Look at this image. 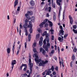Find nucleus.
<instances>
[{
    "mask_svg": "<svg viewBox=\"0 0 77 77\" xmlns=\"http://www.w3.org/2000/svg\"><path fill=\"white\" fill-rule=\"evenodd\" d=\"M49 41L50 40H49V41L48 42H47V45H45V44H46V39H45L43 41V43L44 44L43 45V48L45 49V51H48V48H50V43H49Z\"/></svg>",
    "mask_w": 77,
    "mask_h": 77,
    "instance_id": "obj_2",
    "label": "nucleus"
},
{
    "mask_svg": "<svg viewBox=\"0 0 77 77\" xmlns=\"http://www.w3.org/2000/svg\"><path fill=\"white\" fill-rule=\"evenodd\" d=\"M16 63H17V62L16 61V60H14L12 61L11 62V65H12V71L13 70V68L14 66V65H15L16 64Z\"/></svg>",
    "mask_w": 77,
    "mask_h": 77,
    "instance_id": "obj_8",
    "label": "nucleus"
},
{
    "mask_svg": "<svg viewBox=\"0 0 77 77\" xmlns=\"http://www.w3.org/2000/svg\"><path fill=\"white\" fill-rule=\"evenodd\" d=\"M46 17H49V14L48 13H47L46 14Z\"/></svg>",
    "mask_w": 77,
    "mask_h": 77,
    "instance_id": "obj_59",
    "label": "nucleus"
},
{
    "mask_svg": "<svg viewBox=\"0 0 77 77\" xmlns=\"http://www.w3.org/2000/svg\"><path fill=\"white\" fill-rule=\"evenodd\" d=\"M38 31L39 33H41V32H42V30H41V29L39 28L38 29Z\"/></svg>",
    "mask_w": 77,
    "mask_h": 77,
    "instance_id": "obj_30",
    "label": "nucleus"
},
{
    "mask_svg": "<svg viewBox=\"0 0 77 77\" xmlns=\"http://www.w3.org/2000/svg\"><path fill=\"white\" fill-rule=\"evenodd\" d=\"M45 72H43L42 73V75H45Z\"/></svg>",
    "mask_w": 77,
    "mask_h": 77,
    "instance_id": "obj_62",
    "label": "nucleus"
},
{
    "mask_svg": "<svg viewBox=\"0 0 77 77\" xmlns=\"http://www.w3.org/2000/svg\"><path fill=\"white\" fill-rule=\"evenodd\" d=\"M60 28L61 29L60 30H63V28H62V26H60Z\"/></svg>",
    "mask_w": 77,
    "mask_h": 77,
    "instance_id": "obj_50",
    "label": "nucleus"
},
{
    "mask_svg": "<svg viewBox=\"0 0 77 77\" xmlns=\"http://www.w3.org/2000/svg\"><path fill=\"white\" fill-rule=\"evenodd\" d=\"M40 52H42L43 55H45V51L42 48H40Z\"/></svg>",
    "mask_w": 77,
    "mask_h": 77,
    "instance_id": "obj_9",
    "label": "nucleus"
},
{
    "mask_svg": "<svg viewBox=\"0 0 77 77\" xmlns=\"http://www.w3.org/2000/svg\"><path fill=\"white\" fill-rule=\"evenodd\" d=\"M73 31L75 33H77V30H76L75 29H73Z\"/></svg>",
    "mask_w": 77,
    "mask_h": 77,
    "instance_id": "obj_39",
    "label": "nucleus"
},
{
    "mask_svg": "<svg viewBox=\"0 0 77 77\" xmlns=\"http://www.w3.org/2000/svg\"><path fill=\"white\" fill-rule=\"evenodd\" d=\"M45 11L46 12H47V11H48V7H46L45 9Z\"/></svg>",
    "mask_w": 77,
    "mask_h": 77,
    "instance_id": "obj_34",
    "label": "nucleus"
},
{
    "mask_svg": "<svg viewBox=\"0 0 77 77\" xmlns=\"http://www.w3.org/2000/svg\"><path fill=\"white\" fill-rule=\"evenodd\" d=\"M29 25L27 26V27H29V28H30L29 30L30 33H32V31H33V29H32V27L33 26L32 24V22L31 21H29Z\"/></svg>",
    "mask_w": 77,
    "mask_h": 77,
    "instance_id": "obj_5",
    "label": "nucleus"
},
{
    "mask_svg": "<svg viewBox=\"0 0 77 77\" xmlns=\"http://www.w3.org/2000/svg\"><path fill=\"white\" fill-rule=\"evenodd\" d=\"M38 38H39V34H37L36 35V39H37Z\"/></svg>",
    "mask_w": 77,
    "mask_h": 77,
    "instance_id": "obj_29",
    "label": "nucleus"
},
{
    "mask_svg": "<svg viewBox=\"0 0 77 77\" xmlns=\"http://www.w3.org/2000/svg\"><path fill=\"white\" fill-rule=\"evenodd\" d=\"M61 64L63 68V67H64V65H63V60L62 58L61 59Z\"/></svg>",
    "mask_w": 77,
    "mask_h": 77,
    "instance_id": "obj_26",
    "label": "nucleus"
},
{
    "mask_svg": "<svg viewBox=\"0 0 77 77\" xmlns=\"http://www.w3.org/2000/svg\"><path fill=\"white\" fill-rule=\"evenodd\" d=\"M6 75L7 77L9 76V73L8 72H7L6 74Z\"/></svg>",
    "mask_w": 77,
    "mask_h": 77,
    "instance_id": "obj_64",
    "label": "nucleus"
},
{
    "mask_svg": "<svg viewBox=\"0 0 77 77\" xmlns=\"http://www.w3.org/2000/svg\"><path fill=\"white\" fill-rule=\"evenodd\" d=\"M48 21V19H45L44 20L43 22H42L39 25V26H40L41 28L43 27H44V26H43L44 24H45V23L47 22Z\"/></svg>",
    "mask_w": 77,
    "mask_h": 77,
    "instance_id": "obj_7",
    "label": "nucleus"
},
{
    "mask_svg": "<svg viewBox=\"0 0 77 77\" xmlns=\"http://www.w3.org/2000/svg\"><path fill=\"white\" fill-rule=\"evenodd\" d=\"M40 41L41 42H42V41H43V38H42V37H40Z\"/></svg>",
    "mask_w": 77,
    "mask_h": 77,
    "instance_id": "obj_37",
    "label": "nucleus"
},
{
    "mask_svg": "<svg viewBox=\"0 0 77 77\" xmlns=\"http://www.w3.org/2000/svg\"><path fill=\"white\" fill-rule=\"evenodd\" d=\"M69 21L71 24H73V22H74V20H71Z\"/></svg>",
    "mask_w": 77,
    "mask_h": 77,
    "instance_id": "obj_31",
    "label": "nucleus"
},
{
    "mask_svg": "<svg viewBox=\"0 0 77 77\" xmlns=\"http://www.w3.org/2000/svg\"><path fill=\"white\" fill-rule=\"evenodd\" d=\"M67 36H68V34H65V35H64V36L65 39V38H66Z\"/></svg>",
    "mask_w": 77,
    "mask_h": 77,
    "instance_id": "obj_40",
    "label": "nucleus"
},
{
    "mask_svg": "<svg viewBox=\"0 0 77 77\" xmlns=\"http://www.w3.org/2000/svg\"><path fill=\"white\" fill-rule=\"evenodd\" d=\"M72 60H75V56H74V55L73 54H72Z\"/></svg>",
    "mask_w": 77,
    "mask_h": 77,
    "instance_id": "obj_24",
    "label": "nucleus"
},
{
    "mask_svg": "<svg viewBox=\"0 0 77 77\" xmlns=\"http://www.w3.org/2000/svg\"><path fill=\"white\" fill-rule=\"evenodd\" d=\"M74 51H75V52L77 51V49L76 48V47L74 48V50H73Z\"/></svg>",
    "mask_w": 77,
    "mask_h": 77,
    "instance_id": "obj_45",
    "label": "nucleus"
},
{
    "mask_svg": "<svg viewBox=\"0 0 77 77\" xmlns=\"http://www.w3.org/2000/svg\"><path fill=\"white\" fill-rule=\"evenodd\" d=\"M69 20H72V17H71V16L70 15L69 16Z\"/></svg>",
    "mask_w": 77,
    "mask_h": 77,
    "instance_id": "obj_35",
    "label": "nucleus"
},
{
    "mask_svg": "<svg viewBox=\"0 0 77 77\" xmlns=\"http://www.w3.org/2000/svg\"><path fill=\"white\" fill-rule=\"evenodd\" d=\"M23 75H24V76H27V74L26 73H25L23 74Z\"/></svg>",
    "mask_w": 77,
    "mask_h": 77,
    "instance_id": "obj_60",
    "label": "nucleus"
},
{
    "mask_svg": "<svg viewBox=\"0 0 77 77\" xmlns=\"http://www.w3.org/2000/svg\"><path fill=\"white\" fill-rule=\"evenodd\" d=\"M26 67H25V68H24L23 69V71H26V68H27V65H26Z\"/></svg>",
    "mask_w": 77,
    "mask_h": 77,
    "instance_id": "obj_52",
    "label": "nucleus"
},
{
    "mask_svg": "<svg viewBox=\"0 0 77 77\" xmlns=\"http://www.w3.org/2000/svg\"><path fill=\"white\" fill-rule=\"evenodd\" d=\"M45 72H47L46 73V75H50V74L51 73V70H49L48 69V70L46 69L45 70Z\"/></svg>",
    "mask_w": 77,
    "mask_h": 77,
    "instance_id": "obj_10",
    "label": "nucleus"
},
{
    "mask_svg": "<svg viewBox=\"0 0 77 77\" xmlns=\"http://www.w3.org/2000/svg\"><path fill=\"white\" fill-rule=\"evenodd\" d=\"M7 52L8 54H9L11 53V49L9 48H8L7 49Z\"/></svg>",
    "mask_w": 77,
    "mask_h": 77,
    "instance_id": "obj_20",
    "label": "nucleus"
},
{
    "mask_svg": "<svg viewBox=\"0 0 77 77\" xmlns=\"http://www.w3.org/2000/svg\"><path fill=\"white\" fill-rule=\"evenodd\" d=\"M58 67L57 66L55 69V70L57 71H58Z\"/></svg>",
    "mask_w": 77,
    "mask_h": 77,
    "instance_id": "obj_46",
    "label": "nucleus"
},
{
    "mask_svg": "<svg viewBox=\"0 0 77 77\" xmlns=\"http://www.w3.org/2000/svg\"><path fill=\"white\" fill-rule=\"evenodd\" d=\"M30 4L31 6L35 5V2L33 0H31L30 2Z\"/></svg>",
    "mask_w": 77,
    "mask_h": 77,
    "instance_id": "obj_14",
    "label": "nucleus"
},
{
    "mask_svg": "<svg viewBox=\"0 0 77 77\" xmlns=\"http://www.w3.org/2000/svg\"><path fill=\"white\" fill-rule=\"evenodd\" d=\"M34 20H35V17H31V21H34Z\"/></svg>",
    "mask_w": 77,
    "mask_h": 77,
    "instance_id": "obj_38",
    "label": "nucleus"
},
{
    "mask_svg": "<svg viewBox=\"0 0 77 77\" xmlns=\"http://www.w3.org/2000/svg\"><path fill=\"white\" fill-rule=\"evenodd\" d=\"M31 39V35L30 34H29L28 35V41H29V42H30V39Z\"/></svg>",
    "mask_w": 77,
    "mask_h": 77,
    "instance_id": "obj_17",
    "label": "nucleus"
},
{
    "mask_svg": "<svg viewBox=\"0 0 77 77\" xmlns=\"http://www.w3.org/2000/svg\"><path fill=\"white\" fill-rule=\"evenodd\" d=\"M29 15H32V13L30 11H28L27 13L25 14V16L28 20H30V17Z\"/></svg>",
    "mask_w": 77,
    "mask_h": 77,
    "instance_id": "obj_6",
    "label": "nucleus"
},
{
    "mask_svg": "<svg viewBox=\"0 0 77 77\" xmlns=\"http://www.w3.org/2000/svg\"><path fill=\"white\" fill-rule=\"evenodd\" d=\"M25 48H26V47H27V43H25Z\"/></svg>",
    "mask_w": 77,
    "mask_h": 77,
    "instance_id": "obj_51",
    "label": "nucleus"
},
{
    "mask_svg": "<svg viewBox=\"0 0 77 77\" xmlns=\"http://www.w3.org/2000/svg\"><path fill=\"white\" fill-rule=\"evenodd\" d=\"M29 65L30 66V72L29 73V74L28 75H27V77H30V74H32V67L33 66V64L31 62V59H29Z\"/></svg>",
    "mask_w": 77,
    "mask_h": 77,
    "instance_id": "obj_3",
    "label": "nucleus"
},
{
    "mask_svg": "<svg viewBox=\"0 0 77 77\" xmlns=\"http://www.w3.org/2000/svg\"><path fill=\"white\" fill-rule=\"evenodd\" d=\"M20 47H21V45H19V49H17L18 51L17 52L16 55H18V54L19 53V51H20Z\"/></svg>",
    "mask_w": 77,
    "mask_h": 77,
    "instance_id": "obj_18",
    "label": "nucleus"
},
{
    "mask_svg": "<svg viewBox=\"0 0 77 77\" xmlns=\"http://www.w3.org/2000/svg\"><path fill=\"white\" fill-rule=\"evenodd\" d=\"M49 70H50L51 71L52 70V71H54V66H52L51 69H49Z\"/></svg>",
    "mask_w": 77,
    "mask_h": 77,
    "instance_id": "obj_23",
    "label": "nucleus"
},
{
    "mask_svg": "<svg viewBox=\"0 0 77 77\" xmlns=\"http://www.w3.org/2000/svg\"><path fill=\"white\" fill-rule=\"evenodd\" d=\"M48 24L47 23H46L45 25V27H48Z\"/></svg>",
    "mask_w": 77,
    "mask_h": 77,
    "instance_id": "obj_47",
    "label": "nucleus"
},
{
    "mask_svg": "<svg viewBox=\"0 0 77 77\" xmlns=\"http://www.w3.org/2000/svg\"><path fill=\"white\" fill-rule=\"evenodd\" d=\"M47 31H45L43 33V34L42 36H44L45 35L46 36V39L47 42H49V38H48V36H49V34H48L47 33Z\"/></svg>",
    "mask_w": 77,
    "mask_h": 77,
    "instance_id": "obj_4",
    "label": "nucleus"
},
{
    "mask_svg": "<svg viewBox=\"0 0 77 77\" xmlns=\"http://www.w3.org/2000/svg\"><path fill=\"white\" fill-rule=\"evenodd\" d=\"M18 4V0H15L14 2V8H15V6Z\"/></svg>",
    "mask_w": 77,
    "mask_h": 77,
    "instance_id": "obj_13",
    "label": "nucleus"
},
{
    "mask_svg": "<svg viewBox=\"0 0 77 77\" xmlns=\"http://www.w3.org/2000/svg\"><path fill=\"white\" fill-rule=\"evenodd\" d=\"M48 22L49 23L50 27H52V26H53V23H52V22H51L49 20L48 21Z\"/></svg>",
    "mask_w": 77,
    "mask_h": 77,
    "instance_id": "obj_19",
    "label": "nucleus"
},
{
    "mask_svg": "<svg viewBox=\"0 0 77 77\" xmlns=\"http://www.w3.org/2000/svg\"><path fill=\"white\" fill-rule=\"evenodd\" d=\"M24 30L25 31V35L26 36H27V30L26 29H24Z\"/></svg>",
    "mask_w": 77,
    "mask_h": 77,
    "instance_id": "obj_33",
    "label": "nucleus"
},
{
    "mask_svg": "<svg viewBox=\"0 0 77 77\" xmlns=\"http://www.w3.org/2000/svg\"><path fill=\"white\" fill-rule=\"evenodd\" d=\"M54 50H52L51 51V53L52 54H53V53H54Z\"/></svg>",
    "mask_w": 77,
    "mask_h": 77,
    "instance_id": "obj_56",
    "label": "nucleus"
},
{
    "mask_svg": "<svg viewBox=\"0 0 77 77\" xmlns=\"http://www.w3.org/2000/svg\"><path fill=\"white\" fill-rule=\"evenodd\" d=\"M12 15L13 16H14L15 15V12L14 11L12 12Z\"/></svg>",
    "mask_w": 77,
    "mask_h": 77,
    "instance_id": "obj_58",
    "label": "nucleus"
},
{
    "mask_svg": "<svg viewBox=\"0 0 77 77\" xmlns=\"http://www.w3.org/2000/svg\"><path fill=\"white\" fill-rule=\"evenodd\" d=\"M20 29H22V27H23V26H22V25H21V24H20Z\"/></svg>",
    "mask_w": 77,
    "mask_h": 77,
    "instance_id": "obj_57",
    "label": "nucleus"
},
{
    "mask_svg": "<svg viewBox=\"0 0 77 77\" xmlns=\"http://www.w3.org/2000/svg\"><path fill=\"white\" fill-rule=\"evenodd\" d=\"M16 21V19H15L13 21V23L15 24V21Z\"/></svg>",
    "mask_w": 77,
    "mask_h": 77,
    "instance_id": "obj_63",
    "label": "nucleus"
},
{
    "mask_svg": "<svg viewBox=\"0 0 77 77\" xmlns=\"http://www.w3.org/2000/svg\"><path fill=\"white\" fill-rule=\"evenodd\" d=\"M51 39L52 40H54V36L52 35V36H51Z\"/></svg>",
    "mask_w": 77,
    "mask_h": 77,
    "instance_id": "obj_53",
    "label": "nucleus"
},
{
    "mask_svg": "<svg viewBox=\"0 0 77 77\" xmlns=\"http://www.w3.org/2000/svg\"><path fill=\"white\" fill-rule=\"evenodd\" d=\"M65 10H64L63 12V20H64V19L65 18Z\"/></svg>",
    "mask_w": 77,
    "mask_h": 77,
    "instance_id": "obj_32",
    "label": "nucleus"
},
{
    "mask_svg": "<svg viewBox=\"0 0 77 77\" xmlns=\"http://www.w3.org/2000/svg\"><path fill=\"white\" fill-rule=\"evenodd\" d=\"M36 45V43L35 42H34L32 45V47L33 48H35Z\"/></svg>",
    "mask_w": 77,
    "mask_h": 77,
    "instance_id": "obj_22",
    "label": "nucleus"
},
{
    "mask_svg": "<svg viewBox=\"0 0 77 77\" xmlns=\"http://www.w3.org/2000/svg\"><path fill=\"white\" fill-rule=\"evenodd\" d=\"M58 40L60 42V41H61L62 40V38L60 37H59L58 38Z\"/></svg>",
    "mask_w": 77,
    "mask_h": 77,
    "instance_id": "obj_42",
    "label": "nucleus"
},
{
    "mask_svg": "<svg viewBox=\"0 0 77 77\" xmlns=\"http://www.w3.org/2000/svg\"><path fill=\"white\" fill-rule=\"evenodd\" d=\"M57 49L58 51V54H59V53H60V50L59 49V47H57Z\"/></svg>",
    "mask_w": 77,
    "mask_h": 77,
    "instance_id": "obj_44",
    "label": "nucleus"
},
{
    "mask_svg": "<svg viewBox=\"0 0 77 77\" xmlns=\"http://www.w3.org/2000/svg\"><path fill=\"white\" fill-rule=\"evenodd\" d=\"M23 66H25V67H26V64H22V66H20V70H21L22 69V68H23Z\"/></svg>",
    "mask_w": 77,
    "mask_h": 77,
    "instance_id": "obj_15",
    "label": "nucleus"
},
{
    "mask_svg": "<svg viewBox=\"0 0 77 77\" xmlns=\"http://www.w3.org/2000/svg\"><path fill=\"white\" fill-rule=\"evenodd\" d=\"M28 23H29V20H27V19H26L25 20V24H28Z\"/></svg>",
    "mask_w": 77,
    "mask_h": 77,
    "instance_id": "obj_27",
    "label": "nucleus"
},
{
    "mask_svg": "<svg viewBox=\"0 0 77 77\" xmlns=\"http://www.w3.org/2000/svg\"><path fill=\"white\" fill-rule=\"evenodd\" d=\"M51 7H49L48 12H51Z\"/></svg>",
    "mask_w": 77,
    "mask_h": 77,
    "instance_id": "obj_36",
    "label": "nucleus"
},
{
    "mask_svg": "<svg viewBox=\"0 0 77 77\" xmlns=\"http://www.w3.org/2000/svg\"><path fill=\"white\" fill-rule=\"evenodd\" d=\"M14 50H15V45H14L12 48V51L13 53L14 51Z\"/></svg>",
    "mask_w": 77,
    "mask_h": 77,
    "instance_id": "obj_41",
    "label": "nucleus"
},
{
    "mask_svg": "<svg viewBox=\"0 0 77 77\" xmlns=\"http://www.w3.org/2000/svg\"><path fill=\"white\" fill-rule=\"evenodd\" d=\"M53 75H56V72L54 71L53 73Z\"/></svg>",
    "mask_w": 77,
    "mask_h": 77,
    "instance_id": "obj_54",
    "label": "nucleus"
},
{
    "mask_svg": "<svg viewBox=\"0 0 77 77\" xmlns=\"http://www.w3.org/2000/svg\"><path fill=\"white\" fill-rule=\"evenodd\" d=\"M27 24L25 23V24L23 25V27L25 28L24 29H26V30H27Z\"/></svg>",
    "mask_w": 77,
    "mask_h": 77,
    "instance_id": "obj_21",
    "label": "nucleus"
},
{
    "mask_svg": "<svg viewBox=\"0 0 77 77\" xmlns=\"http://www.w3.org/2000/svg\"><path fill=\"white\" fill-rule=\"evenodd\" d=\"M59 32H60V36H61L62 38H63V36H62V35H64V34H63L64 31H63V30H60Z\"/></svg>",
    "mask_w": 77,
    "mask_h": 77,
    "instance_id": "obj_11",
    "label": "nucleus"
},
{
    "mask_svg": "<svg viewBox=\"0 0 77 77\" xmlns=\"http://www.w3.org/2000/svg\"><path fill=\"white\" fill-rule=\"evenodd\" d=\"M33 57H35V60L36 63H39V66H45V65L43 63V61L39 59V57L38 54L36 53H35L33 55Z\"/></svg>",
    "mask_w": 77,
    "mask_h": 77,
    "instance_id": "obj_1",
    "label": "nucleus"
},
{
    "mask_svg": "<svg viewBox=\"0 0 77 77\" xmlns=\"http://www.w3.org/2000/svg\"><path fill=\"white\" fill-rule=\"evenodd\" d=\"M73 27L74 29H76V28H77V26L76 25H74Z\"/></svg>",
    "mask_w": 77,
    "mask_h": 77,
    "instance_id": "obj_48",
    "label": "nucleus"
},
{
    "mask_svg": "<svg viewBox=\"0 0 77 77\" xmlns=\"http://www.w3.org/2000/svg\"><path fill=\"white\" fill-rule=\"evenodd\" d=\"M20 9V6L18 7L17 8V11H19Z\"/></svg>",
    "mask_w": 77,
    "mask_h": 77,
    "instance_id": "obj_49",
    "label": "nucleus"
},
{
    "mask_svg": "<svg viewBox=\"0 0 77 77\" xmlns=\"http://www.w3.org/2000/svg\"><path fill=\"white\" fill-rule=\"evenodd\" d=\"M33 51L34 53L36 52V48H33Z\"/></svg>",
    "mask_w": 77,
    "mask_h": 77,
    "instance_id": "obj_43",
    "label": "nucleus"
},
{
    "mask_svg": "<svg viewBox=\"0 0 77 77\" xmlns=\"http://www.w3.org/2000/svg\"><path fill=\"white\" fill-rule=\"evenodd\" d=\"M53 18L54 20L56 21V13L54 12Z\"/></svg>",
    "mask_w": 77,
    "mask_h": 77,
    "instance_id": "obj_16",
    "label": "nucleus"
},
{
    "mask_svg": "<svg viewBox=\"0 0 77 77\" xmlns=\"http://www.w3.org/2000/svg\"><path fill=\"white\" fill-rule=\"evenodd\" d=\"M62 2V0H56V2L59 6H60V3Z\"/></svg>",
    "mask_w": 77,
    "mask_h": 77,
    "instance_id": "obj_12",
    "label": "nucleus"
},
{
    "mask_svg": "<svg viewBox=\"0 0 77 77\" xmlns=\"http://www.w3.org/2000/svg\"><path fill=\"white\" fill-rule=\"evenodd\" d=\"M21 29H19V34H20V36H21Z\"/></svg>",
    "mask_w": 77,
    "mask_h": 77,
    "instance_id": "obj_55",
    "label": "nucleus"
},
{
    "mask_svg": "<svg viewBox=\"0 0 77 77\" xmlns=\"http://www.w3.org/2000/svg\"><path fill=\"white\" fill-rule=\"evenodd\" d=\"M42 61L44 65L45 64H46V63H48V60H45V61Z\"/></svg>",
    "mask_w": 77,
    "mask_h": 77,
    "instance_id": "obj_28",
    "label": "nucleus"
},
{
    "mask_svg": "<svg viewBox=\"0 0 77 77\" xmlns=\"http://www.w3.org/2000/svg\"><path fill=\"white\" fill-rule=\"evenodd\" d=\"M39 44L40 47H41V46H42V42L39 41Z\"/></svg>",
    "mask_w": 77,
    "mask_h": 77,
    "instance_id": "obj_25",
    "label": "nucleus"
},
{
    "mask_svg": "<svg viewBox=\"0 0 77 77\" xmlns=\"http://www.w3.org/2000/svg\"><path fill=\"white\" fill-rule=\"evenodd\" d=\"M54 59H55V60H57V57H56V56L55 57H54Z\"/></svg>",
    "mask_w": 77,
    "mask_h": 77,
    "instance_id": "obj_61",
    "label": "nucleus"
}]
</instances>
